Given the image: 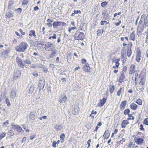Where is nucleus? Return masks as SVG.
Wrapping results in <instances>:
<instances>
[{
  "instance_id": "f257e3e1",
  "label": "nucleus",
  "mask_w": 148,
  "mask_h": 148,
  "mask_svg": "<svg viewBox=\"0 0 148 148\" xmlns=\"http://www.w3.org/2000/svg\"><path fill=\"white\" fill-rule=\"evenodd\" d=\"M120 40L123 42V47L122 50H127V55L128 57H130L132 53V42H129V39L127 37H121L120 38Z\"/></svg>"
},
{
  "instance_id": "f03ea898",
  "label": "nucleus",
  "mask_w": 148,
  "mask_h": 148,
  "mask_svg": "<svg viewBox=\"0 0 148 148\" xmlns=\"http://www.w3.org/2000/svg\"><path fill=\"white\" fill-rule=\"evenodd\" d=\"M28 46V45L27 42H22L16 47V50L17 52H23L26 50Z\"/></svg>"
},
{
  "instance_id": "7ed1b4c3",
  "label": "nucleus",
  "mask_w": 148,
  "mask_h": 148,
  "mask_svg": "<svg viewBox=\"0 0 148 148\" xmlns=\"http://www.w3.org/2000/svg\"><path fill=\"white\" fill-rule=\"evenodd\" d=\"M74 37L76 40H83L84 39L85 35L84 33L80 32L79 30H77L74 35Z\"/></svg>"
},
{
  "instance_id": "20e7f679",
  "label": "nucleus",
  "mask_w": 148,
  "mask_h": 148,
  "mask_svg": "<svg viewBox=\"0 0 148 148\" xmlns=\"http://www.w3.org/2000/svg\"><path fill=\"white\" fill-rule=\"evenodd\" d=\"M44 48L47 51H53L55 49L54 45L50 42H48L44 45Z\"/></svg>"
},
{
  "instance_id": "39448f33",
  "label": "nucleus",
  "mask_w": 148,
  "mask_h": 148,
  "mask_svg": "<svg viewBox=\"0 0 148 148\" xmlns=\"http://www.w3.org/2000/svg\"><path fill=\"white\" fill-rule=\"evenodd\" d=\"M135 143L137 145H141L144 142V139L143 137H138L135 136L134 138Z\"/></svg>"
},
{
  "instance_id": "423d86ee",
  "label": "nucleus",
  "mask_w": 148,
  "mask_h": 148,
  "mask_svg": "<svg viewBox=\"0 0 148 148\" xmlns=\"http://www.w3.org/2000/svg\"><path fill=\"white\" fill-rule=\"evenodd\" d=\"M21 73L18 70L15 69L14 73L13 75V80H16L21 77Z\"/></svg>"
},
{
  "instance_id": "0eeeda50",
  "label": "nucleus",
  "mask_w": 148,
  "mask_h": 148,
  "mask_svg": "<svg viewBox=\"0 0 148 148\" xmlns=\"http://www.w3.org/2000/svg\"><path fill=\"white\" fill-rule=\"evenodd\" d=\"M12 127L13 129H16L18 132H24V130H23L20 126L17 125H12Z\"/></svg>"
},
{
  "instance_id": "6e6552de",
  "label": "nucleus",
  "mask_w": 148,
  "mask_h": 148,
  "mask_svg": "<svg viewBox=\"0 0 148 148\" xmlns=\"http://www.w3.org/2000/svg\"><path fill=\"white\" fill-rule=\"evenodd\" d=\"M141 51L139 49H138L136 50V60L138 62H139L141 59Z\"/></svg>"
},
{
  "instance_id": "1a4fd4ad",
  "label": "nucleus",
  "mask_w": 148,
  "mask_h": 148,
  "mask_svg": "<svg viewBox=\"0 0 148 148\" xmlns=\"http://www.w3.org/2000/svg\"><path fill=\"white\" fill-rule=\"evenodd\" d=\"M125 78V73L124 72H122L118 79L119 83H122L124 81Z\"/></svg>"
},
{
  "instance_id": "9d476101",
  "label": "nucleus",
  "mask_w": 148,
  "mask_h": 148,
  "mask_svg": "<svg viewBox=\"0 0 148 148\" xmlns=\"http://www.w3.org/2000/svg\"><path fill=\"white\" fill-rule=\"evenodd\" d=\"M125 51L122 50L121 51V61L122 64H125V62L126 61V57L125 56V54L126 53Z\"/></svg>"
},
{
  "instance_id": "9b49d317",
  "label": "nucleus",
  "mask_w": 148,
  "mask_h": 148,
  "mask_svg": "<svg viewBox=\"0 0 148 148\" xmlns=\"http://www.w3.org/2000/svg\"><path fill=\"white\" fill-rule=\"evenodd\" d=\"M127 104V101L124 100L122 101L120 103L119 108L121 110H123L125 109Z\"/></svg>"
},
{
  "instance_id": "f8f14e48",
  "label": "nucleus",
  "mask_w": 148,
  "mask_h": 148,
  "mask_svg": "<svg viewBox=\"0 0 148 148\" xmlns=\"http://www.w3.org/2000/svg\"><path fill=\"white\" fill-rule=\"evenodd\" d=\"M142 74H143V77H141V79L140 82H139V84L141 85L142 86H144L145 84V76L146 74L145 73H141Z\"/></svg>"
},
{
  "instance_id": "ddd939ff",
  "label": "nucleus",
  "mask_w": 148,
  "mask_h": 148,
  "mask_svg": "<svg viewBox=\"0 0 148 148\" xmlns=\"http://www.w3.org/2000/svg\"><path fill=\"white\" fill-rule=\"evenodd\" d=\"M120 62H121L120 58H114L112 60L113 64H115L116 65H119L120 64Z\"/></svg>"
},
{
  "instance_id": "4468645a",
  "label": "nucleus",
  "mask_w": 148,
  "mask_h": 148,
  "mask_svg": "<svg viewBox=\"0 0 148 148\" xmlns=\"http://www.w3.org/2000/svg\"><path fill=\"white\" fill-rule=\"evenodd\" d=\"M138 107V105L136 103H132L130 104V109L133 110H136Z\"/></svg>"
},
{
  "instance_id": "2eb2a0df",
  "label": "nucleus",
  "mask_w": 148,
  "mask_h": 148,
  "mask_svg": "<svg viewBox=\"0 0 148 148\" xmlns=\"http://www.w3.org/2000/svg\"><path fill=\"white\" fill-rule=\"evenodd\" d=\"M129 123V121L127 120H123L121 122V127L124 129L126 127L127 125Z\"/></svg>"
},
{
  "instance_id": "dca6fc26",
  "label": "nucleus",
  "mask_w": 148,
  "mask_h": 148,
  "mask_svg": "<svg viewBox=\"0 0 148 148\" xmlns=\"http://www.w3.org/2000/svg\"><path fill=\"white\" fill-rule=\"evenodd\" d=\"M92 69L89 65H84L83 67V71L87 72H90Z\"/></svg>"
},
{
  "instance_id": "f3484780",
  "label": "nucleus",
  "mask_w": 148,
  "mask_h": 148,
  "mask_svg": "<svg viewBox=\"0 0 148 148\" xmlns=\"http://www.w3.org/2000/svg\"><path fill=\"white\" fill-rule=\"evenodd\" d=\"M107 100V99L106 98H103L100 100V102L98 104L99 106L101 107L104 105Z\"/></svg>"
},
{
  "instance_id": "a211bd4d",
  "label": "nucleus",
  "mask_w": 148,
  "mask_h": 148,
  "mask_svg": "<svg viewBox=\"0 0 148 148\" xmlns=\"http://www.w3.org/2000/svg\"><path fill=\"white\" fill-rule=\"evenodd\" d=\"M103 136L104 139H108L109 138L110 136V133L108 130H107L105 131Z\"/></svg>"
},
{
  "instance_id": "6ab92c4d",
  "label": "nucleus",
  "mask_w": 148,
  "mask_h": 148,
  "mask_svg": "<svg viewBox=\"0 0 148 148\" xmlns=\"http://www.w3.org/2000/svg\"><path fill=\"white\" fill-rule=\"evenodd\" d=\"M79 108L78 106H76L74 108L73 110L72 113L73 114H79Z\"/></svg>"
},
{
  "instance_id": "aec40b11",
  "label": "nucleus",
  "mask_w": 148,
  "mask_h": 148,
  "mask_svg": "<svg viewBox=\"0 0 148 148\" xmlns=\"http://www.w3.org/2000/svg\"><path fill=\"white\" fill-rule=\"evenodd\" d=\"M135 32L134 31H132V32L130 34V40L134 41L135 40Z\"/></svg>"
},
{
  "instance_id": "412c9836",
  "label": "nucleus",
  "mask_w": 148,
  "mask_h": 148,
  "mask_svg": "<svg viewBox=\"0 0 148 148\" xmlns=\"http://www.w3.org/2000/svg\"><path fill=\"white\" fill-rule=\"evenodd\" d=\"M135 73V65H131L130 67L129 74H133Z\"/></svg>"
},
{
  "instance_id": "4be33fe9",
  "label": "nucleus",
  "mask_w": 148,
  "mask_h": 148,
  "mask_svg": "<svg viewBox=\"0 0 148 148\" xmlns=\"http://www.w3.org/2000/svg\"><path fill=\"white\" fill-rule=\"evenodd\" d=\"M61 25V21H55L53 24V25L54 28L58 26H59Z\"/></svg>"
},
{
  "instance_id": "5701e85b",
  "label": "nucleus",
  "mask_w": 148,
  "mask_h": 148,
  "mask_svg": "<svg viewBox=\"0 0 148 148\" xmlns=\"http://www.w3.org/2000/svg\"><path fill=\"white\" fill-rule=\"evenodd\" d=\"M36 118L35 113L33 111L31 112L29 116V118L32 120H35Z\"/></svg>"
},
{
  "instance_id": "b1692460",
  "label": "nucleus",
  "mask_w": 148,
  "mask_h": 148,
  "mask_svg": "<svg viewBox=\"0 0 148 148\" xmlns=\"http://www.w3.org/2000/svg\"><path fill=\"white\" fill-rule=\"evenodd\" d=\"M5 16L6 18H10L14 16V14L13 13H12V12L10 11L6 12L5 14Z\"/></svg>"
},
{
  "instance_id": "393cba45",
  "label": "nucleus",
  "mask_w": 148,
  "mask_h": 148,
  "mask_svg": "<svg viewBox=\"0 0 148 148\" xmlns=\"http://www.w3.org/2000/svg\"><path fill=\"white\" fill-rule=\"evenodd\" d=\"M67 98L66 95H64V96H62L61 99H60V103L63 102H66L67 101Z\"/></svg>"
},
{
  "instance_id": "a878e982",
  "label": "nucleus",
  "mask_w": 148,
  "mask_h": 148,
  "mask_svg": "<svg viewBox=\"0 0 148 148\" xmlns=\"http://www.w3.org/2000/svg\"><path fill=\"white\" fill-rule=\"evenodd\" d=\"M16 60L17 63L18 64H20V65H22L23 64V61L19 56H17L16 58Z\"/></svg>"
},
{
  "instance_id": "bb28decb",
  "label": "nucleus",
  "mask_w": 148,
  "mask_h": 148,
  "mask_svg": "<svg viewBox=\"0 0 148 148\" xmlns=\"http://www.w3.org/2000/svg\"><path fill=\"white\" fill-rule=\"evenodd\" d=\"M16 96V92L14 91H12L10 93V97L12 99H14Z\"/></svg>"
},
{
  "instance_id": "cd10ccee",
  "label": "nucleus",
  "mask_w": 148,
  "mask_h": 148,
  "mask_svg": "<svg viewBox=\"0 0 148 148\" xmlns=\"http://www.w3.org/2000/svg\"><path fill=\"white\" fill-rule=\"evenodd\" d=\"M109 90L111 94H112L114 92L115 90L114 86L112 84H110L109 86Z\"/></svg>"
},
{
  "instance_id": "c85d7f7f",
  "label": "nucleus",
  "mask_w": 148,
  "mask_h": 148,
  "mask_svg": "<svg viewBox=\"0 0 148 148\" xmlns=\"http://www.w3.org/2000/svg\"><path fill=\"white\" fill-rule=\"evenodd\" d=\"M57 53L56 50H55L54 51H53L52 53L49 55V58H52L55 56Z\"/></svg>"
},
{
  "instance_id": "c756f323",
  "label": "nucleus",
  "mask_w": 148,
  "mask_h": 148,
  "mask_svg": "<svg viewBox=\"0 0 148 148\" xmlns=\"http://www.w3.org/2000/svg\"><path fill=\"white\" fill-rule=\"evenodd\" d=\"M29 36L30 37H32L34 36V37L35 38L36 37V35L35 34V32L34 30H31L29 31Z\"/></svg>"
},
{
  "instance_id": "7c9ffc66",
  "label": "nucleus",
  "mask_w": 148,
  "mask_h": 148,
  "mask_svg": "<svg viewBox=\"0 0 148 148\" xmlns=\"http://www.w3.org/2000/svg\"><path fill=\"white\" fill-rule=\"evenodd\" d=\"M65 134L64 133H62L60 135V138L61 140V143L64 142V141Z\"/></svg>"
},
{
  "instance_id": "2f4dec72",
  "label": "nucleus",
  "mask_w": 148,
  "mask_h": 148,
  "mask_svg": "<svg viewBox=\"0 0 148 148\" xmlns=\"http://www.w3.org/2000/svg\"><path fill=\"white\" fill-rule=\"evenodd\" d=\"M136 103L138 104V105H142L143 104V102L142 99L138 98L136 102Z\"/></svg>"
},
{
  "instance_id": "473e14b6",
  "label": "nucleus",
  "mask_w": 148,
  "mask_h": 148,
  "mask_svg": "<svg viewBox=\"0 0 148 148\" xmlns=\"http://www.w3.org/2000/svg\"><path fill=\"white\" fill-rule=\"evenodd\" d=\"M127 116L129 117H127V120H134L135 119V117L133 116H132L131 114L129 113Z\"/></svg>"
},
{
  "instance_id": "72a5a7b5",
  "label": "nucleus",
  "mask_w": 148,
  "mask_h": 148,
  "mask_svg": "<svg viewBox=\"0 0 148 148\" xmlns=\"http://www.w3.org/2000/svg\"><path fill=\"white\" fill-rule=\"evenodd\" d=\"M55 128L57 131H59L62 129V127L61 125H56L55 126Z\"/></svg>"
},
{
  "instance_id": "f704fd0d",
  "label": "nucleus",
  "mask_w": 148,
  "mask_h": 148,
  "mask_svg": "<svg viewBox=\"0 0 148 148\" xmlns=\"http://www.w3.org/2000/svg\"><path fill=\"white\" fill-rule=\"evenodd\" d=\"M104 32L103 29H98L97 31V36H100L102 35Z\"/></svg>"
},
{
  "instance_id": "c9c22d12",
  "label": "nucleus",
  "mask_w": 148,
  "mask_h": 148,
  "mask_svg": "<svg viewBox=\"0 0 148 148\" xmlns=\"http://www.w3.org/2000/svg\"><path fill=\"white\" fill-rule=\"evenodd\" d=\"M140 71L138 70L137 71H136L135 72V75L136 76L135 78V80H136L137 77H140Z\"/></svg>"
},
{
  "instance_id": "e433bc0d",
  "label": "nucleus",
  "mask_w": 148,
  "mask_h": 148,
  "mask_svg": "<svg viewBox=\"0 0 148 148\" xmlns=\"http://www.w3.org/2000/svg\"><path fill=\"white\" fill-rule=\"evenodd\" d=\"M130 112V110L129 108H126L125 109L123 112V114L125 115H128Z\"/></svg>"
},
{
  "instance_id": "4c0bfd02",
  "label": "nucleus",
  "mask_w": 148,
  "mask_h": 148,
  "mask_svg": "<svg viewBox=\"0 0 148 148\" xmlns=\"http://www.w3.org/2000/svg\"><path fill=\"white\" fill-rule=\"evenodd\" d=\"M5 103L7 105V106L8 107H10L11 105V104L10 103V101L9 100V99L7 98L5 99Z\"/></svg>"
},
{
  "instance_id": "58836bf2",
  "label": "nucleus",
  "mask_w": 148,
  "mask_h": 148,
  "mask_svg": "<svg viewBox=\"0 0 148 148\" xmlns=\"http://www.w3.org/2000/svg\"><path fill=\"white\" fill-rule=\"evenodd\" d=\"M102 15L103 16L107 17L108 15V12L107 10H104L102 13Z\"/></svg>"
},
{
  "instance_id": "ea45409f",
  "label": "nucleus",
  "mask_w": 148,
  "mask_h": 148,
  "mask_svg": "<svg viewBox=\"0 0 148 148\" xmlns=\"http://www.w3.org/2000/svg\"><path fill=\"white\" fill-rule=\"evenodd\" d=\"M6 133H5V132H2V133L0 134V139H1L3 138H4V137L6 136Z\"/></svg>"
},
{
  "instance_id": "a19ab883",
  "label": "nucleus",
  "mask_w": 148,
  "mask_h": 148,
  "mask_svg": "<svg viewBox=\"0 0 148 148\" xmlns=\"http://www.w3.org/2000/svg\"><path fill=\"white\" fill-rule=\"evenodd\" d=\"M123 89L122 87H120L119 90L117 92V95L118 96H119L121 94V92Z\"/></svg>"
},
{
  "instance_id": "79ce46f5",
  "label": "nucleus",
  "mask_w": 148,
  "mask_h": 148,
  "mask_svg": "<svg viewBox=\"0 0 148 148\" xmlns=\"http://www.w3.org/2000/svg\"><path fill=\"white\" fill-rule=\"evenodd\" d=\"M14 3V2L13 1L10 2L8 6V8L10 9H11L12 5Z\"/></svg>"
},
{
  "instance_id": "37998d69",
  "label": "nucleus",
  "mask_w": 148,
  "mask_h": 148,
  "mask_svg": "<svg viewBox=\"0 0 148 148\" xmlns=\"http://www.w3.org/2000/svg\"><path fill=\"white\" fill-rule=\"evenodd\" d=\"M29 2L28 0H23L22 3V5H27Z\"/></svg>"
},
{
  "instance_id": "c03bdc74",
  "label": "nucleus",
  "mask_w": 148,
  "mask_h": 148,
  "mask_svg": "<svg viewBox=\"0 0 148 148\" xmlns=\"http://www.w3.org/2000/svg\"><path fill=\"white\" fill-rule=\"evenodd\" d=\"M143 123L144 124L148 125V118H146L145 119Z\"/></svg>"
},
{
  "instance_id": "a18cd8bd",
  "label": "nucleus",
  "mask_w": 148,
  "mask_h": 148,
  "mask_svg": "<svg viewBox=\"0 0 148 148\" xmlns=\"http://www.w3.org/2000/svg\"><path fill=\"white\" fill-rule=\"evenodd\" d=\"M107 4H108V2H106V1L103 2L101 3V6L103 8L105 7L106 5Z\"/></svg>"
},
{
  "instance_id": "49530a36",
  "label": "nucleus",
  "mask_w": 148,
  "mask_h": 148,
  "mask_svg": "<svg viewBox=\"0 0 148 148\" xmlns=\"http://www.w3.org/2000/svg\"><path fill=\"white\" fill-rule=\"evenodd\" d=\"M24 62L25 64H31V62L30 60L27 59L24 61Z\"/></svg>"
},
{
  "instance_id": "de8ad7c7",
  "label": "nucleus",
  "mask_w": 148,
  "mask_h": 148,
  "mask_svg": "<svg viewBox=\"0 0 148 148\" xmlns=\"http://www.w3.org/2000/svg\"><path fill=\"white\" fill-rule=\"evenodd\" d=\"M109 23V22H108L107 21H101L100 23V24L101 25H103L104 23L106 25H107Z\"/></svg>"
},
{
  "instance_id": "09e8293b",
  "label": "nucleus",
  "mask_w": 148,
  "mask_h": 148,
  "mask_svg": "<svg viewBox=\"0 0 148 148\" xmlns=\"http://www.w3.org/2000/svg\"><path fill=\"white\" fill-rule=\"evenodd\" d=\"M8 134L10 136H13L14 134V131L12 130H10L8 132Z\"/></svg>"
},
{
  "instance_id": "8fccbe9b",
  "label": "nucleus",
  "mask_w": 148,
  "mask_h": 148,
  "mask_svg": "<svg viewBox=\"0 0 148 148\" xmlns=\"http://www.w3.org/2000/svg\"><path fill=\"white\" fill-rule=\"evenodd\" d=\"M76 28H77L76 27H72L71 28H69L68 29V31L69 32H71L72 30L75 29Z\"/></svg>"
},
{
  "instance_id": "3c124183",
  "label": "nucleus",
  "mask_w": 148,
  "mask_h": 148,
  "mask_svg": "<svg viewBox=\"0 0 148 148\" xmlns=\"http://www.w3.org/2000/svg\"><path fill=\"white\" fill-rule=\"evenodd\" d=\"M19 31L21 33V37L23 35H24L25 34V33L23 32V30L21 29H19Z\"/></svg>"
},
{
  "instance_id": "603ef678",
  "label": "nucleus",
  "mask_w": 148,
  "mask_h": 148,
  "mask_svg": "<svg viewBox=\"0 0 148 148\" xmlns=\"http://www.w3.org/2000/svg\"><path fill=\"white\" fill-rule=\"evenodd\" d=\"M121 23V20L119 21L118 22H115L114 23V24L116 26H118Z\"/></svg>"
},
{
  "instance_id": "864d4df0",
  "label": "nucleus",
  "mask_w": 148,
  "mask_h": 148,
  "mask_svg": "<svg viewBox=\"0 0 148 148\" xmlns=\"http://www.w3.org/2000/svg\"><path fill=\"white\" fill-rule=\"evenodd\" d=\"M123 71L122 72H123L125 74V72L127 70V67L125 66H123Z\"/></svg>"
},
{
  "instance_id": "5fc2aeb1",
  "label": "nucleus",
  "mask_w": 148,
  "mask_h": 148,
  "mask_svg": "<svg viewBox=\"0 0 148 148\" xmlns=\"http://www.w3.org/2000/svg\"><path fill=\"white\" fill-rule=\"evenodd\" d=\"M86 59H83L81 60V62L82 64H85L86 62Z\"/></svg>"
},
{
  "instance_id": "6e6d98bb",
  "label": "nucleus",
  "mask_w": 148,
  "mask_h": 148,
  "mask_svg": "<svg viewBox=\"0 0 148 148\" xmlns=\"http://www.w3.org/2000/svg\"><path fill=\"white\" fill-rule=\"evenodd\" d=\"M56 141H54L53 142L52 146L53 147H54V148H56Z\"/></svg>"
},
{
  "instance_id": "4d7b16f0",
  "label": "nucleus",
  "mask_w": 148,
  "mask_h": 148,
  "mask_svg": "<svg viewBox=\"0 0 148 148\" xmlns=\"http://www.w3.org/2000/svg\"><path fill=\"white\" fill-rule=\"evenodd\" d=\"M141 18L143 21H145V14L142 15L141 16Z\"/></svg>"
},
{
  "instance_id": "13d9d810",
  "label": "nucleus",
  "mask_w": 148,
  "mask_h": 148,
  "mask_svg": "<svg viewBox=\"0 0 148 148\" xmlns=\"http://www.w3.org/2000/svg\"><path fill=\"white\" fill-rule=\"evenodd\" d=\"M74 12L75 14L81 13V12L80 10H74Z\"/></svg>"
},
{
  "instance_id": "bf43d9fd",
  "label": "nucleus",
  "mask_w": 148,
  "mask_h": 148,
  "mask_svg": "<svg viewBox=\"0 0 148 148\" xmlns=\"http://www.w3.org/2000/svg\"><path fill=\"white\" fill-rule=\"evenodd\" d=\"M140 129L141 130L144 131L145 129L143 127V125L142 124H140Z\"/></svg>"
},
{
  "instance_id": "052dcab7",
  "label": "nucleus",
  "mask_w": 148,
  "mask_h": 148,
  "mask_svg": "<svg viewBox=\"0 0 148 148\" xmlns=\"http://www.w3.org/2000/svg\"><path fill=\"white\" fill-rule=\"evenodd\" d=\"M15 11H17L18 12H19V13H21L22 12V9L21 8H18L16 9Z\"/></svg>"
},
{
  "instance_id": "680f3d73",
  "label": "nucleus",
  "mask_w": 148,
  "mask_h": 148,
  "mask_svg": "<svg viewBox=\"0 0 148 148\" xmlns=\"http://www.w3.org/2000/svg\"><path fill=\"white\" fill-rule=\"evenodd\" d=\"M34 85H32L30 86L29 90L30 91L31 90L32 91H33L34 90Z\"/></svg>"
},
{
  "instance_id": "e2e57ef3",
  "label": "nucleus",
  "mask_w": 148,
  "mask_h": 148,
  "mask_svg": "<svg viewBox=\"0 0 148 148\" xmlns=\"http://www.w3.org/2000/svg\"><path fill=\"white\" fill-rule=\"evenodd\" d=\"M53 19H48L47 20V22L49 23L53 22Z\"/></svg>"
},
{
  "instance_id": "0e129e2a",
  "label": "nucleus",
  "mask_w": 148,
  "mask_h": 148,
  "mask_svg": "<svg viewBox=\"0 0 148 148\" xmlns=\"http://www.w3.org/2000/svg\"><path fill=\"white\" fill-rule=\"evenodd\" d=\"M9 123V121L8 120H7L6 121L3 123V124L5 125H7Z\"/></svg>"
},
{
  "instance_id": "69168bd1",
  "label": "nucleus",
  "mask_w": 148,
  "mask_h": 148,
  "mask_svg": "<svg viewBox=\"0 0 148 148\" xmlns=\"http://www.w3.org/2000/svg\"><path fill=\"white\" fill-rule=\"evenodd\" d=\"M36 137V135H33V136H30V139L31 140H33L34 139V138H35Z\"/></svg>"
},
{
  "instance_id": "338daca9",
  "label": "nucleus",
  "mask_w": 148,
  "mask_h": 148,
  "mask_svg": "<svg viewBox=\"0 0 148 148\" xmlns=\"http://www.w3.org/2000/svg\"><path fill=\"white\" fill-rule=\"evenodd\" d=\"M91 114H97V111H95L94 110H92L91 112Z\"/></svg>"
},
{
  "instance_id": "774afa93",
  "label": "nucleus",
  "mask_w": 148,
  "mask_h": 148,
  "mask_svg": "<svg viewBox=\"0 0 148 148\" xmlns=\"http://www.w3.org/2000/svg\"><path fill=\"white\" fill-rule=\"evenodd\" d=\"M52 37L53 39H55L56 38V34H54L53 36H52Z\"/></svg>"
}]
</instances>
